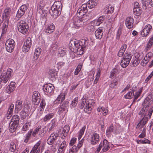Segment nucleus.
<instances>
[{
  "instance_id": "26",
  "label": "nucleus",
  "mask_w": 153,
  "mask_h": 153,
  "mask_svg": "<svg viewBox=\"0 0 153 153\" xmlns=\"http://www.w3.org/2000/svg\"><path fill=\"white\" fill-rule=\"evenodd\" d=\"M67 144L65 141H63L60 144L58 150V153H62L63 152L66 147Z\"/></svg>"
},
{
  "instance_id": "3",
  "label": "nucleus",
  "mask_w": 153,
  "mask_h": 153,
  "mask_svg": "<svg viewBox=\"0 0 153 153\" xmlns=\"http://www.w3.org/2000/svg\"><path fill=\"white\" fill-rule=\"evenodd\" d=\"M17 27L19 32L24 35L27 34L29 28L28 24L22 20L18 22Z\"/></svg>"
},
{
  "instance_id": "16",
  "label": "nucleus",
  "mask_w": 153,
  "mask_h": 153,
  "mask_svg": "<svg viewBox=\"0 0 153 153\" xmlns=\"http://www.w3.org/2000/svg\"><path fill=\"white\" fill-rule=\"evenodd\" d=\"M105 18V16H100L98 19L91 21V24L96 26H99L103 22Z\"/></svg>"
},
{
  "instance_id": "13",
  "label": "nucleus",
  "mask_w": 153,
  "mask_h": 153,
  "mask_svg": "<svg viewBox=\"0 0 153 153\" xmlns=\"http://www.w3.org/2000/svg\"><path fill=\"white\" fill-rule=\"evenodd\" d=\"M134 19L131 16L127 17L125 21V23L127 27L129 29L132 28L134 26Z\"/></svg>"
},
{
  "instance_id": "17",
  "label": "nucleus",
  "mask_w": 153,
  "mask_h": 153,
  "mask_svg": "<svg viewBox=\"0 0 153 153\" xmlns=\"http://www.w3.org/2000/svg\"><path fill=\"white\" fill-rule=\"evenodd\" d=\"M58 137V135L57 133L51 134L47 140L48 144L50 145H52L54 143Z\"/></svg>"
},
{
  "instance_id": "45",
  "label": "nucleus",
  "mask_w": 153,
  "mask_h": 153,
  "mask_svg": "<svg viewBox=\"0 0 153 153\" xmlns=\"http://www.w3.org/2000/svg\"><path fill=\"white\" fill-rule=\"evenodd\" d=\"M53 116V113H51L50 114H47L44 117L43 120L44 122H46L50 120V119L52 118V117Z\"/></svg>"
},
{
  "instance_id": "11",
  "label": "nucleus",
  "mask_w": 153,
  "mask_h": 153,
  "mask_svg": "<svg viewBox=\"0 0 153 153\" xmlns=\"http://www.w3.org/2000/svg\"><path fill=\"white\" fill-rule=\"evenodd\" d=\"M11 8L9 7H7L3 13L2 18L3 21L9 20L10 16Z\"/></svg>"
},
{
  "instance_id": "33",
  "label": "nucleus",
  "mask_w": 153,
  "mask_h": 153,
  "mask_svg": "<svg viewBox=\"0 0 153 153\" xmlns=\"http://www.w3.org/2000/svg\"><path fill=\"white\" fill-rule=\"evenodd\" d=\"M2 26V33H5L8 26L9 20H5Z\"/></svg>"
},
{
  "instance_id": "28",
  "label": "nucleus",
  "mask_w": 153,
  "mask_h": 153,
  "mask_svg": "<svg viewBox=\"0 0 153 153\" xmlns=\"http://www.w3.org/2000/svg\"><path fill=\"white\" fill-rule=\"evenodd\" d=\"M87 4L88 7L90 9H91L97 5V0H89Z\"/></svg>"
},
{
  "instance_id": "48",
  "label": "nucleus",
  "mask_w": 153,
  "mask_h": 153,
  "mask_svg": "<svg viewBox=\"0 0 153 153\" xmlns=\"http://www.w3.org/2000/svg\"><path fill=\"white\" fill-rule=\"evenodd\" d=\"M150 141L148 139H145L144 140H137V143L140 144H144V143H149Z\"/></svg>"
},
{
  "instance_id": "61",
  "label": "nucleus",
  "mask_w": 153,
  "mask_h": 153,
  "mask_svg": "<svg viewBox=\"0 0 153 153\" xmlns=\"http://www.w3.org/2000/svg\"><path fill=\"white\" fill-rule=\"evenodd\" d=\"M153 111V107H151L149 110L148 114L146 115V117H147L148 118H150Z\"/></svg>"
},
{
  "instance_id": "63",
  "label": "nucleus",
  "mask_w": 153,
  "mask_h": 153,
  "mask_svg": "<svg viewBox=\"0 0 153 153\" xmlns=\"http://www.w3.org/2000/svg\"><path fill=\"white\" fill-rule=\"evenodd\" d=\"M121 33V29L120 28H119L117 31V39H119L120 35Z\"/></svg>"
},
{
  "instance_id": "60",
  "label": "nucleus",
  "mask_w": 153,
  "mask_h": 153,
  "mask_svg": "<svg viewBox=\"0 0 153 153\" xmlns=\"http://www.w3.org/2000/svg\"><path fill=\"white\" fill-rule=\"evenodd\" d=\"M43 110L44 109H42V108H40L38 110V113L36 116L37 118H39L41 116L42 114Z\"/></svg>"
},
{
  "instance_id": "56",
  "label": "nucleus",
  "mask_w": 153,
  "mask_h": 153,
  "mask_svg": "<svg viewBox=\"0 0 153 153\" xmlns=\"http://www.w3.org/2000/svg\"><path fill=\"white\" fill-rule=\"evenodd\" d=\"M50 78L52 81H55L57 76V72L54 73L53 74L49 75Z\"/></svg>"
},
{
  "instance_id": "55",
  "label": "nucleus",
  "mask_w": 153,
  "mask_h": 153,
  "mask_svg": "<svg viewBox=\"0 0 153 153\" xmlns=\"http://www.w3.org/2000/svg\"><path fill=\"white\" fill-rule=\"evenodd\" d=\"M28 7V4H23L19 8L23 12H25L27 10Z\"/></svg>"
},
{
  "instance_id": "38",
  "label": "nucleus",
  "mask_w": 153,
  "mask_h": 153,
  "mask_svg": "<svg viewBox=\"0 0 153 153\" xmlns=\"http://www.w3.org/2000/svg\"><path fill=\"white\" fill-rule=\"evenodd\" d=\"M30 122L27 121L23 126L22 128V130L25 131L29 129L31 125Z\"/></svg>"
},
{
  "instance_id": "40",
  "label": "nucleus",
  "mask_w": 153,
  "mask_h": 153,
  "mask_svg": "<svg viewBox=\"0 0 153 153\" xmlns=\"http://www.w3.org/2000/svg\"><path fill=\"white\" fill-rule=\"evenodd\" d=\"M9 150L12 152H17L18 151L16 150V145L13 142L10 143Z\"/></svg>"
},
{
  "instance_id": "39",
  "label": "nucleus",
  "mask_w": 153,
  "mask_h": 153,
  "mask_svg": "<svg viewBox=\"0 0 153 153\" xmlns=\"http://www.w3.org/2000/svg\"><path fill=\"white\" fill-rule=\"evenodd\" d=\"M149 0H142V7L143 9H146L149 5Z\"/></svg>"
},
{
  "instance_id": "6",
  "label": "nucleus",
  "mask_w": 153,
  "mask_h": 153,
  "mask_svg": "<svg viewBox=\"0 0 153 153\" xmlns=\"http://www.w3.org/2000/svg\"><path fill=\"white\" fill-rule=\"evenodd\" d=\"M5 45L7 51L11 53L14 50L15 43L13 39H9L7 40Z\"/></svg>"
},
{
  "instance_id": "29",
  "label": "nucleus",
  "mask_w": 153,
  "mask_h": 153,
  "mask_svg": "<svg viewBox=\"0 0 153 153\" xmlns=\"http://www.w3.org/2000/svg\"><path fill=\"white\" fill-rule=\"evenodd\" d=\"M41 143L42 141L41 140H39L31 150L35 152L36 151L39 150V152H40V146H39Z\"/></svg>"
},
{
  "instance_id": "43",
  "label": "nucleus",
  "mask_w": 153,
  "mask_h": 153,
  "mask_svg": "<svg viewBox=\"0 0 153 153\" xmlns=\"http://www.w3.org/2000/svg\"><path fill=\"white\" fill-rule=\"evenodd\" d=\"M153 45V36L150 38L146 46L147 50H149Z\"/></svg>"
},
{
  "instance_id": "1",
  "label": "nucleus",
  "mask_w": 153,
  "mask_h": 153,
  "mask_svg": "<svg viewBox=\"0 0 153 153\" xmlns=\"http://www.w3.org/2000/svg\"><path fill=\"white\" fill-rule=\"evenodd\" d=\"M88 44V41L85 39H83L80 41L73 39L70 41L69 46L71 51L77 54L82 55L85 51Z\"/></svg>"
},
{
  "instance_id": "23",
  "label": "nucleus",
  "mask_w": 153,
  "mask_h": 153,
  "mask_svg": "<svg viewBox=\"0 0 153 153\" xmlns=\"http://www.w3.org/2000/svg\"><path fill=\"white\" fill-rule=\"evenodd\" d=\"M65 94L64 93H61L59 95L57 99L54 101V103L55 104L57 103H60L62 102L65 99Z\"/></svg>"
},
{
  "instance_id": "8",
  "label": "nucleus",
  "mask_w": 153,
  "mask_h": 153,
  "mask_svg": "<svg viewBox=\"0 0 153 153\" xmlns=\"http://www.w3.org/2000/svg\"><path fill=\"white\" fill-rule=\"evenodd\" d=\"M31 39L30 37H28L26 39L22 47L23 52H26L29 50L31 46Z\"/></svg>"
},
{
  "instance_id": "53",
  "label": "nucleus",
  "mask_w": 153,
  "mask_h": 153,
  "mask_svg": "<svg viewBox=\"0 0 153 153\" xmlns=\"http://www.w3.org/2000/svg\"><path fill=\"white\" fill-rule=\"evenodd\" d=\"M134 94L133 91H130L128 92L127 94L125 95V97L127 99H130L132 98V97L134 96Z\"/></svg>"
},
{
  "instance_id": "44",
  "label": "nucleus",
  "mask_w": 153,
  "mask_h": 153,
  "mask_svg": "<svg viewBox=\"0 0 153 153\" xmlns=\"http://www.w3.org/2000/svg\"><path fill=\"white\" fill-rule=\"evenodd\" d=\"M118 73V70L116 68H114L112 71H111V74L110 76L109 77L110 78H112L113 77L115 76Z\"/></svg>"
},
{
  "instance_id": "34",
  "label": "nucleus",
  "mask_w": 153,
  "mask_h": 153,
  "mask_svg": "<svg viewBox=\"0 0 153 153\" xmlns=\"http://www.w3.org/2000/svg\"><path fill=\"white\" fill-rule=\"evenodd\" d=\"M54 25L52 24L48 26L45 32L47 33H51L54 31Z\"/></svg>"
},
{
  "instance_id": "51",
  "label": "nucleus",
  "mask_w": 153,
  "mask_h": 153,
  "mask_svg": "<svg viewBox=\"0 0 153 153\" xmlns=\"http://www.w3.org/2000/svg\"><path fill=\"white\" fill-rule=\"evenodd\" d=\"M94 26H95L93 24H91V25L88 26L86 28V30L88 32L94 31L95 30Z\"/></svg>"
},
{
  "instance_id": "10",
  "label": "nucleus",
  "mask_w": 153,
  "mask_h": 153,
  "mask_svg": "<svg viewBox=\"0 0 153 153\" xmlns=\"http://www.w3.org/2000/svg\"><path fill=\"white\" fill-rule=\"evenodd\" d=\"M40 101V94L38 91H35L32 96V102L34 105L39 104Z\"/></svg>"
},
{
  "instance_id": "5",
  "label": "nucleus",
  "mask_w": 153,
  "mask_h": 153,
  "mask_svg": "<svg viewBox=\"0 0 153 153\" xmlns=\"http://www.w3.org/2000/svg\"><path fill=\"white\" fill-rule=\"evenodd\" d=\"M152 101L150 100L149 98L148 97H146L143 102L142 105L143 108L140 111L142 114L144 115L145 112L147 111L149 107L151 105Z\"/></svg>"
},
{
  "instance_id": "18",
  "label": "nucleus",
  "mask_w": 153,
  "mask_h": 153,
  "mask_svg": "<svg viewBox=\"0 0 153 153\" xmlns=\"http://www.w3.org/2000/svg\"><path fill=\"white\" fill-rule=\"evenodd\" d=\"M92 100H90L87 102L84 109V110L85 113L88 114H90L91 113V111L92 108Z\"/></svg>"
},
{
  "instance_id": "7",
  "label": "nucleus",
  "mask_w": 153,
  "mask_h": 153,
  "mask_svg": "<svg viewBox=\"0 0 153 153\" xmlns=\"http://www.w3.org/2000/svg\"><path fill=\"white\" fill-rule=\"evenodd\" d=\"M87 12H85L83 11V10L79 8L77 10V15L78 17L81 18V19L85 18L86 17L85 19L88 20L91 18V16H90V13H86Z\"/></svg>"
},
{
  "instance_id": "30",
  "label": "nucleus",
  "mask_w": 153,
  "mask_h": 153,
  "mask_svg": "<svg viewBox=\"0 0 153 153\" xmlns=\"http://www.w3.org/2000/svg\"><path fill=\"white\" fill-rule=\"evenodd\" d=\"M114 130V126L113 124L111 125L107 128L106 131V134L107 136H110L111 133L113 132Z\"/></svg>"
},
{
  "instance_id": "41",
  "label": "nucleus",
  "mask_w": 153,
  "mask_h": 153,
  "mask_svg": "<svg viewBox=\"0 0 153 153\" xmlns=\"http://www.w3.org/2000/svg\"><path fill=\"white\" fill-rule=\"evenodd\" d=\"M133 11L134 14L136 16H140L142 13V11L140 7L134 8Z\"/></svg>"
},
{
  "instance_id": "9",
  "label": "nucleus",
  "mask_w": 153,
  "mask_h": 153,
  "mask_svg": "<svg viewBox=\"0 0 153 153\" xmlns=\"http://www.w3.org/2000/svg\"><path fill=\"white\" fill-rule=\"evenodd\" d=\"M152 26L148 24L145 26L141 33V34L143 36L146 37L152 32Z\"/></svg>"
},
{
  "instance_id": "49",
  "label": "nucleus",
  "mask_w": 153,
  "mask_h": 153,
  "mask_svg": "<svg viewBox=\"0 0 153 153\" xmlns=\"http://www.w3.org/2000/svg\"><path fill=\"white\" fill-rule=\"evenodd\" d=\"M131 57L132 56L131 55L129 54L128 53H126L123 58L126 59V60H128V61L130 62Z\"/></svg>"
},
{
  "instance_id": "42",
  "label": "nucleus",
  "mask_w": 153,
  "mask_h": 153,
  "mask_svg": "<svg viewBox=\"0 0 153 153\" xmlns=\"http://www.w3.org/2000/svg\"><path fill=\"white\" fill-rule=\"evenodd\" d=\"M58 47V43L57 42H55L54 43H53L50 48V51L53 52L57 50Z\"/></svg>"
},
{
  "instance_id": "24",
  "label": "nucleus",
  "mask_w": 153,
  "mask_h": 153,
  "mask_svg": "<svg viewBox=\"0 0 153 153\" xmlns=\"http://www.w3.org/2000/svg\"><path fill=\"white\" fill-rule=\"evenodd\" d=\"M18 126V125L10 122L9 123L8 128L10 131L11 132H14L16 130Z\"/></svg>"
},
{
  "instance_id": "19",
  "label": "nucleus",
  "mask_w": 153,
  "mask_h": 153,
  "mask_svg": "<svg viewBox=\"0 0 153 153\" xmlns=\"http://www.w3.org/2000/svg\"><path fill=\"white\" fill-rule=\"evenodd\" d=\"M103 28L100 27L95 31V36L96 39H100L102 37Z\"/></svg>"
},
{
  "instance_id": "36",
  "label": "nucleus",
  "mask_w": 153,
  "mask_h": 153,
  "mask_svg": "<svg viewBox=\"0 0 153 153\" xmlns=\"http://www.w3.org/2000/svg\"><path fill=\"white\" fill-rule=\"evenodd\" d=\"M52 7L55 8L56 9H59L62 10V6L61 2L59 1H55Z\"/></svg>"
},
{
  "instance_id": "25",
  "label": "nucleus",
  "mask_w": 153,
  "mask_h": 153,
  "mask_svg": "<svg viewBox=\"0 0 153 153\" xmlns=\"http://www.w3.org/2000/svg\"><path fill=\"white\" fill-rule=\"evenodd\" d=\"M102 150L105 152L108 150L110 148L109 144L106 139H104L103 142Z\"/></svg>"
},
{
  "instance_id": "59",
  "label": "nucleus",
  "mask_w": 153,
  "mask_h": 153,
  "mask_svg": "<svg viewBox=\"0 0 153 153\" xmlns=\"http://www.w3.org/2000/svg\"><path fill=\"white\" fill-rule=\"evenodd\" d=\"M88 4L87 3L83 4L80 8L83 10L85 12H87L88 10L87 7Z\"/></svg>"
},
{
  "instance_id": "31",
  "label": "nucleus",
  "mask_w": 153,
  "mask_h": 153,
  "mask_svg": "<svg viewBox=\"0 0 153 153\" xmlns=\"http://www.w3.org/2000/svg\"><path fill=\"white\" fill-rule=\"evenodd\" d=\"M19 116L17 115H15L12 117L11 122L19 125Z\"/></svg>"
},
{
  "instance_id": "32",
  "label": "nucleus",
  "mask_w": 153,
  "mask_h": 153,
  "mask_svg": "<svg viewBox=\"0 0 153 153\" xmlns=\"http://www.w3.org/2000/svg\"><path fill=\"white\" fill-rule=\"evenodd\" d=\"M33 132V130L32 129H30L28 132V133L26 134L25 137L24 141L25 143H27L28 142L29 140L31 137V135H32Z\"/></svg>"
},
{
  "instance_id": "64",
  "label": "nucleus",
  "mask_w": 153,
  "mask_h": 153,
  "mask_svg": "<svg viewBox=\"0 0 153 153\" xmlns=\"http://www.w3.org/2000/svg\"><path fill=\"white\" fill-rule=\"evenodd\" d=\"M76 140V138L74 137L72 138L70 141L69 144L70 145L72 146H73L74 144L75 143Z\"/></svg>"
},
{
  "instance_id": "22",
  "label": "nucleus",
  "mask_w": 153,
  "mask_h": 153,
  "mask_svg": "<svg viewBox=\"0 0 153 153\" xmlns=\"http://www.w3.org/2000/svg\"><path fill=\"white\" fill-rule=\"evenodd\" d=\"M65 94L64 93H61L59 95L57 99L54 101V103L55 104L57 103H60L62 102L65 99Z\"/></svg>"
},
{
  "instance_id": "46",
  "label": "nucleus",
  "mask_w": 153,
  "mask_h": 153,
  "mask_svg": "<svg viewBox=\"0 0 153 153\" xmlns=\"http://www.w3.org/2000/svg\"><path fill=\"white\" fill-rule=\"evenodd\" d=\"M70 130V127L69 126L66 125L63 128L62 131V133L63 134L65 135L67 134Z\"/></svg>"
},
{
  "instance_id": "20",
  "label": "nucleus",
  "mask_w": 153,
  "mask_h": 153,
  "mask_svg": "<svg viewBox=\"0 0 153 153\" xmlns=\"http://www.w3.org/2000/svg\"><path fill=\"white\" fill-rule=\"evenodd\" d=\"M83 20L84 19L83 18L81 19H77V21H76L74 23V24L73 25L72 27L77 29L79 27H82L84 25Z\"/></svg>"
},
{
  "instance_id": "12",
  "label": "nucleus",
  "mask_w": 153,
  "mask_h": 153,
  "mask_svg": "<svg viewBox=\"0 0 153 153\" xmlns=\"http://www.w3.org/2000/svg\"><path fill=\"white\" fill-rule=\"evenodd\" d=\"M61 10L60 9H56L55 8L51 7V9L49 10V13L53 17L56 18L61 14Z\"/></svg>"
},
{
  "instance_id": "62",
  "label": "nucleus",
  "mask_w": 153,
  "mask_h": 153,
  "mask_svg": "<svg viewBox=\"0 0 153 153\" xmlns=\"http://www.w3.org/2000/svg\"><path fill=\"white\" fill-rule=\"evenodd\" d=\"M146 131L145 129L144 128L141 134L139 135L138 137L140 138H143L146 136Z\"/></svg>"
},
{
  "instance_id": "4",
  "label": "nucleus",
  "mask_w": 153,
  "mask_h": 153,
  "mask_svg": "<svg viewBox=\"0 0 153 153\" xmlns=\"http://www.w3.org/2000/svg\"><path fill=\"white\" fill-rule=\"evenodd\" d=\"M69 101L66 100L63 102L62 104L59 106L57 112L59 114H61L63 112L66 113L68 112L69 106Z\"/></svg>"
},
{
  "instance_id": "37",
  "label": "nucleus",
  "mask_w": 153,
  "mask_h": 153,
  "mask_svg": "<svg viewBox=\"0 0 153 153\" xmlns=\"http://www.w3.org/2000/svg\"><path fill=\"white\" fill-rule=\"evenodd\" d=\"M130 62L123 58L121 60L120 64L122 67L123 68H126Z\"/></svg>"
},
{
  "instance_id": "47",
  "label": "nucleus",
  "mask_w": 153,
  "mask_h": 153,
  "mask_svg": "<svg viewBox=\"0 0 153 153\" xmlns=\"http://www.w3.org/2000/svg\"><path fill=\"white\" fill-rule=\"evenodd\" d=\"M25 13L24 12H23L19 8L17 12V14L16 15V17L18 18V19L19 18H21L25 14Z\"/></svg>"
},
{
  "instance_id": "35",
  "label": "nucleus",
  "mask_w": 153,
  "mask_h": 153,
  "mask_svg": "<svg viewBox=\"0 0 153 153\" xmlns=\"http://www.w3.org/2000/svg\"><path fill=\"white\" fill-rule=\"evenodd\" d=\"M148 119L147 117H144L138 123L137 126L139 125V126H140L141 127H143L146 123Z\"/></svg>"
},
{
  "instance_id": "54",
  "label": "nucleus",
  "mask_w": 153,
  "mask_h": 153,
  "mask_svg": "<svg viewBox=\"0 0 153 153\" xmlns=\"http://www.w3.org/2000/svg\"><path fill=\"white\" fill-rule=\"evenodd\" d=\"M41 128V126H39L37 128H36L32 132V135L34 137H35L36 135L37 134L39 131L40 130Z\"/></svg>"
},
{
  "instance_id": "14",
  "label": "nucleus",
  "mask_w": 153,
  "mask_h": 153,
  "mask_svg": "<svg viewBox=\"0 0 153 153\" xmlns=\"http://www.w3.org/2000/svg\"><path fill=\"white\" fill-rule=\"evenodd\" d=\"M99 141V135L98 134L94 132L91 136L90 142L91 144L95 145Z\"/></svg>"
},
{
  "instance_id": "52",
  "label": "nucleus",
  "mask_w": 153,
  "mask_h": 153,
  "mask_svg": "<svg viewBox=\"0 0 153 153\" xmlns=\"http://www.w3.org/2000/svg\"><path fill=\"white\" fill-rule=\"evenodd\" d=\"M14 87L8 85L6 88V91L8 94H10L14 90Z\"/></svg>"
},
{
  "instance_id": "21",
  "label": "nucleus",
  "mask_w": 153,
  "mask_h": 153,
  "mask_svg": "<svg viewBox=\"0 0 153 153\" xmlns=\"http://www.w3.org/2000/svg\"><path fill=\"white\" fill-rule=\"evenodd\" d=\"M22 101L21 100H17L16 102L15 112L16 113H18L22 108L23 105Z\"/></svg>"
},
{
  "instance_id": "15",
  "label": "nucleus",
  "mask_w": 153,
  "mask_h": 153,
  "mask_svg": "<svg viewBox=\"0 0 153 153\" xmlns=\"http://www.w3.org/2000/svg\"><path fill=\"white\" fill-rule=\"evenodd\" d=\"M43 89L44 91L51 93L54 91V87L52 84H47L43 86Z\"/></svg>"
},
{
  "instance_id": "2",
  "label": "nucleus",
  "mask_w": 153,
  "mask_h": 153,
  "mask_svg": "<svg viewBox=\"0 0 153 153\" xmlns=\"http://www.w3.org/2000/svg\"><path fill=\"white\" fill-rule=\"evenodd\" d=\"M13 70L9 68L6 71H3L0 76V84L2 86L5 87L8 83Z\"/></svg>"
},
{
  "instance_id": "58",
  "label": "nucleus",
  "mask_w": 153,
  "mask_h": 153,
  "mask_svg": "<svg viewBox=\"0 0 153 153\" xmlns=\"http://www.w3.org/2000/svg\"><path fill=\"white\" fill-rule=\"evenodd\" d=\"M66 49L64 48H61L59 51V54L60 56H63L66 54Z\"/></svg>"
},
{
  "instance_id": "50",
  "label": "nucleus",
  "mask_w": 153,
  "mask_h": 153,
  "mask_svg": "<svg viewBox=\"0 0 153 153\" xmlns=\"http://www.w3.org/2000/svg\"><path fill=\"white\" fill-rule=\"evenodd\" d=\"M114 10V8L113 7L111 6H109L106 9L105 12L107 14H111L113 13Z\"/></svg>"
},
{
  "instance_id": "27",
  "label": "nucleus",
  "mask_w": 153,
  "mask_h": 153,
  "mask_svg": "<svg viewBox=\"0 0 153 153\" xmlns=\"http://www.w3.org/2000/svg\"><path fill=\"white\" fill-rule=\"evenodd\" d=\"M41 52V49L39 48H38L36 49L33 56V59L35 60H37Z\"/></svg>"
},
{
  "instance_id": "57",
  "label": "nucleus",
  "mask_w": 153,
  "mask_h": 153,
  "mask_svg": "<svg viewBox=\"0 0 153 153\" xmlns=\"http://www.w3.org/2000/svg\"><path fill=\"white\" fill-rule=\"evenodd\" d=\"M45 105L46 103L45 100L43 99H42L40 105V108H42V109H44Z\"/></svg>"
}]
</instances>
